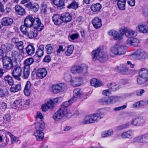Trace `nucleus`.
<instances>
[{"mask_svg": "<svg viewBox=\"0 0 148 148\" xmlns=\"http://www.w3.org/2000/svg\"><path fill=\"white\" fill-rule=\"evenodd\" d=\"M103 114L101 113H95L88 115L83 119L82 122L84 124L97 123L103 118Z\"/></svg>", "mask_w": 148, "mask_h": 148, "instance_id": "f03ea898", "label": "nucleus"}, {"mask_svg": "<svg viewBox=\"0 0 148 148\" xmlns=\"http://www.w3.org/2000/svg\"><path fill=\"white\" fill-rule=\"evenodd\" d=\"M21 99H18L16 100L12 104L13 106L16 107L19 105L21 103Z\"/></svg>", "mask_w": 148, "mask_h": 148, "instance_id": "774afa93", "label": "nucleus"}, {"mask_svg": "<svg viewBox=\"0 0 148 148\" xmlns=\"http://www.w3.org/2000/svg\"><path fill=\"white\" fill-rule=\"evenodd\" d=\"M8 91L6 89L0 90V97L7 96L8 95Z\"/></svg>", "mask_w": 148, "mask_h": 148, "instance_id": "603ef678", "label": "nucleus"}, {"mask_svg": "<svg viewBox=\"0 0 148 148\" xmlns=\"http://www.w3.org/2000/svg\"><path fill=\"white\" fill-rule=\"evenodd\" d=\"M92 54V59L94 61L98 59L101 62H103L107 60L108 58L107 54L103 52H100V49L99 48L93 51Z\"/></svg>", "mask_w": 148, "mask_h": 148, "instance_id": "39448f33", "label": "nucleus"}, {"mask_svg": "<svg viewBox=\"0 0 148 148\" xmlns=\"http://www.w3.org/2000/svg\"><path fill=\"white\" fill-rule=\"evenodd\" d=\"M138 119L140 125L144 123L146 121V118L145 117H138Z\"/></svg>", "mask_w": 148, "mask_h": 148, "instance_id": "0e129e2a", "label": "nucleus"}, {"mask_svg": "<svg viewBox=\"0 0 148 148\" xmlns=\"http://www.w3.org/2000/svg\"><path fill=\"white\" fill-rule=\"evenodd\" d=\"M30 73V69L24 67L22 77L23 78L27 79L28 78Z\"/></svg>", "mask_w": 148, "mask_h": 148, "instance_id": "2f4dec72", "label": "nucleus"}, {"mask_svg": "<svg viewBox=\"0 0 148 148\" xmlns=\"http://www.w3.org/2000/svg\"><path fill=\"white\" fill-rule=\"evenodd\" d=\"M54 5L57 6L58 8L61 9L62 8L64 4L63 0H60V1H58V4Z\"/></svg>", "mask_w": 148, "mask_h": 148, "instance_id": "4d7b16f0", "label": "nucleus"}, {"mask_svg": "<svg viewBox=\"0 0 148 148\" xmlns=\"http://www.w3.org/2000/svg\"><path fill=\"white\" fill-rule=\"evenodd\" d=\"M3 122L5 123H9L11 120V115L10 114H7L3 117Z\"/></svg>", "mask_w": 148, "mask_h": 148, "instance_id": "37998d69", "label": "nucleus"}, {"mask_svg": "<svg viewBox=\"0 0 148 148\" xmlns=\"http://www.w3.org/2000/svg\"><path fill=\"white\" fill-rule=\"evenodd\" d=\"M46 104L47 106V107H48L49 109L51 110L53 108L54 103H53V101L52 100H50Z\"/></svg>", "mask_w": 148, "mask_h": 148, "instance_id": "8fccbe9b", "label": "nucleus"}, {"mask_svg": "<svg viewBox=\"0 0 148 148\" xmlns=\"http://www.w3.org/2000/svg\"><path fill=\"white\" fill-rule=\"evenodd\" d=\"M7 104L5 102H2L0 105V109L2 111H4L7 108Z\"/></svg>", "mask_w": 148, "mask_h": 148, "instance_id": "bf43d9fd", "label": "nucleus"}, {"mask_svg": "<svg viewBox=\"0 0 148 148\" xmlns=\"http://www.w3.org/2000/svg\"><path fill=\"white\" fill-rule=\"evenodd\" d=\"M137 32L135 30L128 28L127 32L126 34V36L129 38H134L137 35Z\"/></svg>", "mask_w": 148, "mask_h": 148, "instance_id": "b1692460", "label": "nucleus"}, {"mask_svg": "<svg viewBox=\"0 0 148 148\" xmlns=\"http://www.w3.org/2000/svg\"><path fill=\"white\" fill-rule=\"evenodd\" d=\"M34 60L33 58H30L25 60L24 62V67L30 69V66L34 62Z\"/></svg>", "mask_w": 148, "mask_h": 148, "instance_id": "393cba45", "label": "nucleus"}, {"mask_svg": "<svg viewBox=\"0 0 148 148\" xmlns=\"http://www.w3.org/2000/svg\"><path fill=\"white\" fill-rule=\"evenodd\" d=\"M92 23L93 27L97 29L100 27L102 25L101 20L98 17H96L92 20Z\"/></svg>", "mask_w": 148, "mask_h": 148, "instance_id": "6ab92c4d", "label": "nucleus"}, {"mask_svg": "<svg viewBox=\"0 0 148 148\" xmlns=\"http://www.w3.org/2000/svg\"><path fill=\"white\" fill-rule=\"evenodd\" d=\"M13 22L12 18L8 17H5L2 18L1 24L3 26H8L12 24Z\"/></svg>", "mask_w": 148, "mask_h": 148, "instance_id": "aec40b11", "label": "nucleus"}, {"mask_svg": "<svg viewBox=\"0 0 148 148\" xmlns=\"http://www.w3.org/2000/svg\"><path fill=\"white\" fill-rule=\"evenodd\" d=\"M90 8L93 11L96 12L99 11L100 10L101 8V6L100 4L97 3L92 5L91 6Z\"/></svg>", "mask_w": 148, "mask_h": 148, "instance_id": "7c9ffc66", "label": "nucleus"}, {"mask_svg": "<svg viewBox=\"0 0 148 148\" xmlns=\"http://www.w3.org/2000/svg\"><path fill=\"white\" fill-rule=\"evenodd\" d=\"M39 8L38 4L37 3H34L33 4L31 10L34 12H37Z\"/></svg>", "mask_w": 148, "mask_h": 148, "instance_id": "864d4df0", "label": "nucleus"}, {"mask_svg": "<svg viewBox=\"0 0 148 148\" xmlns=\"http://www.w3.org/2000/svg\"><path fill=\"white\" fill-rule=\"evenodd\" d=\"M136 30L141 33L146 34L148 33V27L144 23H140L136 27Z\"/></svg>", "mask_w": 148, "mask_h": 148, "instance_id": "f8f14e48", "label": "nucleus"}, {"mask_svg": "<svg viewBox=\"0 0 148 148\" xmlns=\"http://www.w3.org/2000/svg\"><path fill=\"white\" fill-rule=\"evenodd\" d=\"M58 85L60 92L66 91L67 90V87L65 84L62 83L58 84Z\"/></svg>", "mask_w": 148, "mask_h": 148, "instance_id": "c03bdc74", "label": "nucleus"}, {"mask_svg": "<svg viewBox=\"0 0 148 148\" xmlns=\"http://www.w3.org/2000/svg\"><path fill=\"white\" fill-rule=\"evenodd\" d=\"M126 48L125 46L119 44H116L111 47L110 55L113 57L123 55L126 52Z\"/></svg>", "mask_w": 148, "mask_h": 148, "instance_id": "7ed1b4c3", "label": "nucleus"}, {"mask_svg": "<svg viewBox=\"0 0 148 148\" xmlns=\"http://www.w3.org/2000/svg\"><path fill=\"white\" fill-rule=\"evenodd\" d=\"M78 5L77 3L75 2H73L70 5L68 6V8H73V9H76L78 8Z\"/></svg>", "mask_w": 148, "mask_h": 148, "instance_id": "3c124183", "label": "nucleus"}, {"mask_svg": "<svg viewBox=\"0 0 148 148\" xmlns=\"http://www.w3.org/2000/svg\"><path fill=\"white\" fill-rule=\"evenodd\" d=\"M136 54L140 59H143L147 56L146 52L142 49H138L136 51Z\"/></svg>", "mask_w": 148, "mask_h": 148, "instance_id": "412c9836", "label": "nucleus"}, {"mask_svg": "<svg viewBox=\"0 0 148 148\" xmlns=\"http://www.w3.org/2000/svg\"><path fill=\"white\" fill-rule=\"evenodd\" d=\"M46 51L48 54H51L53 51V48L51 44H48L45 47Z\"/></svg>", "mask_w": 148, "mask_h": 148, "instance_id": "de8ad7c7", "label": "nucleus"}, {"mask_svg": "<svg viewBox=\"0 0 148 148\" xmlns=\"http://www.w3.org/2000/svg\"><path fill=\"white\" fill-rule=\"evenodd\" d=\"M35 19L32 16L28 15L25 19L24 24L27 27H31L34 25Z\"/></svg>", "mask_w": 148, "mask_h": 148, "instance_id": "9d476101", "label": "nucleus"}, {"mask_svg": "<svg viewBox=\"0 0 148 148\" xmlns=\"http://www.w3.org/2000/svg\"><path fill=\"white\" fill-rule=\"evenodd\" d=\"M90 83L92 86L96 88L99 87L102 85L101 82L96 78H92L90 81Z\"/></svg>", "mask_w": 148, "mask_h": 148, "instance_id": "cd10ccee", "label": "nucleus"}, {"mask_svg": "<svg viewBox=\"0 0 148 148\" xmlns=\"http://www.w3.org/2000/svg\"><path fill=\"white\" fill-rule=\"evenodd\" d=\"M139 75L148 80V70L144 68L142 69L139 72Z\"/></svg>", "mask_w": 148, "mask_h": 148, "instance_id": "bb28decb", "label": "nucleus"}, {"mask_svg": "<svg viewBox=\"0 0 148 148\" xmlns=\"http://www.w3.org/2000/svg\"><path fill=\"white\" fill-rule=\"evenodd\" d=\"M108 87L113 91H116L119 88V86L115 83H111L108 85Z\"/></svg>", "mask_w": 148, "mask_h": 148, "instance_id": "473e14b6", "label": "nucleus"}, {"mask_svg": "<svg viewBox=\"0 0 148 148\" xmlns=\"http://www.w3.org/2000/svg\"><path fill=\"white\" fill-rule=\"evenodd\" d=\"M3 66L7 70H10L13 67L12 61L10 57L5 56L2 59Z\"/></svg>", "mask_w": 148, "mask_h": 148, "instance_id": "0eeeda50", "label": "nucleus"}, {"mask_svg": "<svg viewBox=\"0 0 148 148\" xmlns=\"http://www.w3.org/2000/svg\"><path fill=\"white\" fill-rule=\"evenodd\" d=\"M35 49L33 46L29 45L26 48V52L29 55H32L34 53Z\"/></svg>", "mask_w": 148, "mask_h": 148, "instance_id": "c756f323", "label": "nucleus"}, {"mask_svg": "<svg viewBox=\"0 0 148 148\" xmlns=\"http://www.w3.org/2000/svg\"><path fill=\"white\" fill-rule=\"evenodd\" d=\"M4 80L10 85H12L14 84V81L12 77L10 76L7 75L5 76Z\"/></svg>", "mask_w": 148, "mask_h": 148, "instance_id": "ea45409f", "label": "nucleus"}, {"mask_svg": "<svg viewBox=\"0 0 148 148\" xmlns=\"http://www.w3.org/2000/svg\"><path fill=\"white\" fill-rule=\"evenodd\" d=\"M19 52L18 51L13 50L12 52L11 55L14 58L16 59H17L19 55Z\"/></svg>", "mask_w": 148, "mask_h": 148, "instance_id": "13d9d810", "label": "nucleus"}, {"mask_svg": "<svg viewBox=\"0 0 148 148\" xmlns=\"http://www.w3.org/2000/svg\"><path fill=\"white\" fill-rule=\"evenodd\" d=\"M113 133V130H110L108 131H105L103 132L101 134V136L103 138L106 137L108 136H110Z\"/></svg>", "mask_w": 148, "mask_h": 148, "instance_id": "e433bc0d", "label": "nucleus"}, {"mask_svg": "<svg viewBox=\"0 0 148 148\" xmlns=\"http://www.w3.org/2000/svg\"><path fill=\"white\" fill-rule=\"evenodd\" d=\"M133 136V131L132 130L123 132L121 135V137L124 139H131Z\"/></svg>", "mask_w": 148, "mask_h": 148, "instance_id": "ddd939ff", "label": "nucleus"}, {"mask_svg": "<svg viewBox=\"0 0 148 148\" xmlns=\"http://www.w3.org/2000/svg\"><path fill=\"white\" fill-rule=\"evenodd\" d=\"M52 89L53 92L54 94H57L60 92L58 84L53 85Z\"/></svg>", "mask_w": 148, "mask_h": 148, "instance_id": "79ce46f5", "label": "nucleus"}, {"mask_svg": "<svg viewBox=\"0 0 148 148\" xmlns=\"http://www.w3.org/2000/svg\"><path fill=\"white\" fill-rule=\"evenodd\" d=\"M74 47L73 45H70L68 47L67 50L65 52V53L67 56H70L73 53Z\"/></svg>", "mask_w": 148, "mask_h": 148, "instance_id": "58836bf2", "label": "nucleus"}, {"mask_svg": "<svg viewBox=\"0 0 148 148\" xmlns=\"http://www.w3.org/2000/svg\"><path fill=\"white\" fill-rule=\"evenodd\" d=\"M88 67L85 64L74 65L72 66L71 71L73 74L79 75L81 74L83 71H86Z\"/></svg>", "mask_w": 148, "mask_h": 148, "instance_id": "423d86ee", "label": "nucleus"}, {"mask_svg": "<svg viewBox=\"0 0 148 148\" xmlns=\"http://www.w3.org/2000/svg\"><path fill=\"white\" fill-rule=\"evenodd\" d=\"M76 101V99H71L68 101L63 103L61 105L60 109L56 112L53 115V117L56 121H58L65 116L67 118H70L72 114L70 110L67 108Z\"/></svg>", "mask_w": 148, "mask_h": 148, "instance_id": "f257e3e1", "label": "nucleus"}, {"mask_svg": "<svg viewBox=\"0 0 148 148\" xmlns=\"http://www.w3.org/2000/svg\"><path fill=\"white\" fill-rule=\"evenodd\" d=\"M21 89V85L20 84H17L12 86L10 88L11 92H15L20 90Z\"/></svg>", "mask_w": 148, "mask_h": 148, "instance_id": "72a5a7b5", "label": "nucleus"}, {"mask_svg": "<svg viewBox=\"0 0 148 148\" xmlns=\"http://www.w3.org/2000/svg\"><path fill=\"white\" fill-rule=\"evenodd\" d=\"M33 26L34 28L38 31H41L44 27L40 19L38 18L35 19Z\"/></svg>", "mask_w": 148, "mask_h": 148, "instance_id": "9b49d317", "label": "nucleus"}, {"mask_svg": "<svg viewBox=\"0 0 148 148\" xmlns=\"http://www.w3.org/2000/svg\"><path fill=\"white\" fill-rule=\"evenodd\" d=\"M125 0H120L118 1L117 5L118 8L121 10H124L125 9Z\"/></svg>", "mask_w": 148, "mask_h": 148, "instance_id": "c85d7f7f", "label": "nucleus"}, {"mask_svg": "<svg viewBox=\"0 0 148 148\" xmlns=\"http://www.w3.org/2000/svg\"><path fill=\"white\" fill-rule=\"evenodd\" d=\"M23 42L22 41H20L16 44V46L17 49L20 50H22L24 48Z\"/></svg>", "mask_w": 148, "mask_h": 148, "instance_id": "5fc2aeb1", "label": "nucleus"}, {"mask_svg": "<svg viewBox=\"0 0 148 148\" xmlns=\"http://www.w3.org/2000/svg\"><path fill=\"white\" fill-rule=\"evenodd\" d=\"M16 12L18 14L22 15L25 13V10L21 6L17 5L15 7Z\"/></svg>", "mask_w": 148, "mask_h": 148, "instance_id": "a878e982", "label": "nucleus"}, {"mask_svg": "<svg viewBox=\"0 0 148 148\" xmlns=\"http://www.w3.org/2000/svg\"><path fill=\"white\" fill-rule=\"evenodd\" d=\"M31 84L30 82L27 81L26 83L24 92L25 95L27 96H29L31 93L30 88Z\"/></svg>", "mask_w": 148, "mask_h": 148, "instance_id": "4be33fe9", "label": "nucleus"}, {"mask_svg": "<svg viewBox=\"0 0 148 148\" xmlns=\"http://www.w3.org/2000/svg\"><path fill=\"white\" fill-rule=\"evenodd\" d=\"M22 71V69L20 66H18L14 69L12 72V76L16 79L20 80V76L21 75V73Z\"/></svg>", "mask_w": 148, "mask_h": 148, "instance_id": "1a4fd4ad", "label": "nucleus"}, {"mask_svg": "<svg viewBox=\"0 0 148 148\" xmlns=\"http://www.w3.org/2000/svg\"><path fill=\"white\" fill-rule=\"evenodd\" d=\"M29 28L27 27L24 24L21 25L20 27V30L24 34H26L27 32V29Z\"/></svg>", "mask_w": 148, "mask_h": 148, "instance_id": "a18cd8bd", "label": "nucleus"}, {"mask_svg": "<svg viewBox=\"0 0 148 148\" xmlns=\"http://www.w3.org/2000/svg\"><path fill=\"white\" fill-rule=\"evenodd\" d=\"M45 127V123L37 122L36 123V131L34 132V135L36 139L38 140H42L44 136L43 130Z\"/></svg>", "mask_w": 148, "mask_h": 148, "instance_id": "20e7f679", "label": "nucleus"}, {"mask_svg": "<svg viewBox=\"0 0 148 148\" xmlns=\"http://www.w3.org/2000/svg\"><path fill=\"white\" fill-rule=\"evenodd\" d=\"M47 73V71L45 69L40 68L37 70L36 76L38 78L42 79L46 76Z\"/></svg>", "mask_w": 148, "mask_h": 148, "instance_id": "4468645a", "label": "nucleus"}, {"mask_svg": "<svg viewBox=\"0 0 148 148\" xmlns=\"http://www.w3.org/2000/svg\"><path fill=\"white\" fill-rule=\"evenodd\" d=\"M61 16L63 23H67L72 20V17L68 12L63 14Z\"/></svg>", "mask_w": 148, "mask_h": 148, "instance_id": "dca6fc26", "label": "nucleus"}, {"mask_svg": "<svg viewBox=\"0 0 148 148\" xmlns=\"http://www.w3.org/2000/svg\"><path fill=\"white\" fill-rule=\"evenodd\" d=\"M127 107L126 105H124L122 106L116 107L114 109V110L115 111H118L124 109Z\"/></svg>", "mask_w": 148, "mask_h": 148, "instance_id": "338daca9", "label": "nucleus"}, {"mask_svg": "<svg viewBox=\"0 0 148 148\" xmlns=\"http://www.w3.org/2000/svg\"><path fill=\"white\" fill-rule=\"evenodd\" d=\"M134 142L139 143H143L144 142L143 140H142L141 135L136 137L133 139Z\"/></svg>", "mask_w": 148, "mask_h": 148, "instance_id": "6e6d98bb", "label": "nucleus"}, {"mask_svg": "<svg viewBox=\"0 0 148 148\" xmlns=\"http://www.w3.org/2000/svg\"><path fill=\"white\" fill-rule=\"evenodd\" d=\"M52 19L53 21L56 25H60L63 23L61 16H60L59 14L54 15L52 17Z\"/></svg>", "mask_w": 148, "mask_h": 148, "instance_id": "f3484780", "label": "nucleus"}, {"mask_svg": "<svg viewBox=\"0 0 148 148\" xmlns=\"http://www.w3.org/2000/svg\"><path fill=\"white\" fill-rule=\"evenodd\" d=\"M130 125L132 124L134 126L140 125L138 121V118L133 119L132 122L130 123Z\"/></svg>", "mask_w": 148, "mask_h": 148, "instance_id": "052dcab7", "label": "nucleus"}, {"mask_svg": "<svg viewBox=\"0 0 148 148\" xmlns=\"http://www.w3.org/2000/svg\"><path fill=\"white\" fill-rule=\"evenodd\" d=\"M111 104L114 103L118 101L119 97L117 96H111L110 97Z\"/></svg>", "mask_w": 148, "mask_h": 148, "instance_id": "680f3d73", "label": "nucleus"}, {"mask_svg": "<svg viewBox=\"0 0 148 148\" xmlns=\"http://www.w3.org/2000/svg\"><path fill=\"white\" fill-rule=\"evenodd\" d=\"M79 37V34L77 33L72 34L69 36V37L72 41L78 39Z\"/></svg>", "mask_w": 148, "mask_h": 148, "instance_id": "09e8293b", "label": "nucleus"}, {"mask_svg": "<svg viewBox=\"0 0 148 148\" xmlns=\"http://www.w3.org/2000/svg\"><path fill=\"white\" fill-rule=\"evenodd\" d=\"M36 118L37 119H40L41 121H42V119H44L42 113L40 112L39 111L37 112L36 116Z\"/></svg>", "mask_w": 148, "mask_h": 148, "instance_id": "e2e57ef3", "label": "nucleus"}, {"mask_svg": "<svg viewBox=\"0 0 148 148\" xmlns=\"http://www.w3.org/2000/svg\"><path fill=\"white\" fill-rule=\"evenodd\" d=\"M145 92V90L144 89H141L136 91V94L138 96H141L142 94Z\"/></svg>", "mask_w": 148, "mask_h": 148, "instance_id": "69168bd1", "label": "nucleus"}, {"mask_svg": "<svg viewBox=\"0 0 148 148\" xmlns=\"http://www.w3.org/2000/svg\"><path fill=\"white\" fill-rule=\"evenodd\" d=\"M116 70L120 71L124 73V72L127 71L128 70V68L123 64H121L117 67Z\"/></svg>", "mask_w": 148, "mask_h": 148, "instance_id": "4c0bfd02", "label": "nucleus"}, {"mask_svg": "<svg viewBox=\"0 0 148 148\" xmlns=\"http://www.w3.org/2000/svg\"><path fill=\"white\" fill-rule=\"evenodd\" d=\"M126 42L128 45L135 47L138 46L140 44L139 40L138 39L134 38H128Z\"/></svg>", "mask_w": 148, "mask_h": 148, "instance_id": "2eb2a0df", "label": "nucleus"}, {"mask_svg": "<svg viewBox=\"0 0 148 148\" xmlns=\"http://www.w3.org/2000/svg\"><path fill=\"white\" fill-rule=\"evenodd\" d=\"M70 82L71 84L74 87L79 86L83 83L82 78L78 76L74 77L71 78Z\"/></svg>", "mask_w": 148, "mask_h": 148, "instance_id": "6e6552de", "label": "nucleus"}, {"mask_svg": "<svg viewBox=\"0 0 148 148\" xmlns=\"http://www.w3.org/2000/svg\"><path fill=\"white\" fill-rule=\"evenodd\" d=\"M82 92L81 90L79 88H77L75 89L73 92V97L72 99H76L77 98H78L80 97L82 95Z\"/></svg>", "mask_w": 148, "mask_h": 148, "instance_id": "5701e85b", "label": "nucleus"}, {"mask_svg": "<svg viewBox=\"0 0 148 148\" xmlns=\"http://www.w3.org/2000/svg\"><path fill=\"white\" fill-rule=\"evenodd\" d=\"M108 34L110 36H112L115 40H120L122 39V35L115 30H111L109 31Z\"/></svg>", "mask_w": 148, "mask_h": 148, "instance_id": "a211bd4d", "label": "nucleus"}, {"mask_svg": "<svg viewBox=\"0 0 148 148\" xmlns=\"http://www.w3.org/2000/svg\"><path fill=\"white\" fill-rule=\"evenodd\" d=\"M148 81L147 79H145L144 78L140 77L139 75L137 78V82L138 84L139 85H142L146 83Z\"/></svg>", "mask_w": 148, "mask_h": 148, "instance_id": "a19ab883", "label": "nucleus"}, {"mask_svg": "<svg viewBox=\"0 0 148 148\" xmlns=\"http://www.w3.org/2000/svg\"><path fill=\"white\" fill-rule=\"evenodd\" d=\"M130 122H129L125 124L119 125L116 127V130L117 131L122 130L128 128L130 125Z\"/></svg>", "mask_w": 148, "mask_h": 148, "instance_id": "f704fd0d", "label": "nucleus"}, {"mask_svg": "<svg viewBox=\"0 0 148 148\" xmlns=\"http://www.w3.org/2000/svg\"><path fill=\"white\" fill-rule=\"evenodd\" d=\"M27 36L29 38H32L37 36V32L35 30L30 31L27 32Z\"/></svg>", "mask_w": 148, "mask_h": 148, "instance_id": "c9c22d12", "label": "nucleus"}, {"mask_svg": "<svg viewBox=\"0 0 148 148\" xmlns=\"http://www.w3.org/2000/svg\"><path fill=\"white\" fill-rule=\"evenodd\" d=\"M7 134L10 137L12 143H15L18 140V138L14 136L10 133L8 132L7 133Z\"/></svg>", "mask_w": 148, "mask_h": 148, "instance_id": "49530a36", "label": "nucleus"}]
</instances>
